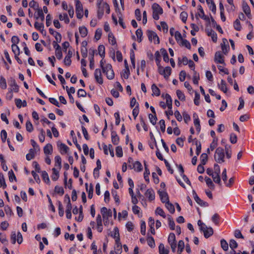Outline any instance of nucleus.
<instances>
[{"label":"nucleus","mask_w":254,"mask_h":254,"mask_svg":"<svg viewBox=\"0 0 254 254\" xmlns=\"http://www.w3.org/2000/svg\"><path fill=\"white\" fill-rule=\"evenodd\" d=\"M101 213L102 215L104 224L105 225H107L108 223L109 218L112 217V211L111 209H108L106 207H103L101 209Z\"/></svg>","instance_id":"obj_5"},{"label":"nucleus","mask_w":254,"mask_h":254,"mask_svg":"<svg viewBox=\"0 0 254 254\" xmlns=\"http://www.w3.org/2000/svg\"><path fill=\"white\" fill-rule=\"evenodd\" d=\"M214 168L215 170L214 174L211 177L213 178V181L215 183L221 186V179L219 176V174L220 172L219 166L218 164H215L214 165Z\"/></svg>","instance_id":"obj_6"},{"label":"nucleus","mask_w":254,"mask_h":254,"mask_svg":"<svg viewBox=\"0 0 254 254\" xmlns=\"http://www.w3.org/2000/svg\"><path fill=\"white\" fill-rule=\"evenodd\" d=\"M9 85L12 88L11 90H13L16 92H18V86L16 84V81L13 78H12V77L10 78V79L9 81Z\"/></svg>","instance_id":"obj_16"},{"label":"nucleus","mask_w":254,"mask_h":254,"mask_svg":"<svg viewBox=\"0 0 254 254\" xmlns=\"http://www.w3.org/2000/svg\"><path fill=\"white\" fill-rule=\"evenodd\" d=\"M55 191L58 194L63 195L64 193V190L62 187L56 186L55 188Z\"/></svg>","instance_id":"obj_49"},{"label":"nucleus","mask_w":254,"mask_h":254,"mask_svg":"<svg viewBox=\"0 0 254 254\" xmlns=\"http://www.w3.org/2000/svg\"><path fill=\"white\" fill-rule=\"evenodd\" d=\"M144 165L145 167V172L144 173V178L146 181L149 182V175L150 174V172L149 169L147 168V165H146V162H144Z\"/></svg>","instance_id":"obj_28"},{"label":"nucleus","mask_w":254,"mask_h":254,"mask_svg":"<svg viewBox=\"0 0 254 254\" xmlns=\"http://www.w3.org/2000/svg\"><path fill=\"white\" fill-rule=\"evenodd\" d=\"M150 122L153 125H155L157 121V117L155 114H149L148 115Z\"/></svg>","instance_id":"obj_52"},{"label":"nucleus","mask_w":254,"mask_h":254,"mask_svg":"<svg viewBox=\"0 0 254 254\" xmlns=\"http://www.w3.org/2000/svg\"><path fill=\"white\" fill-rule=\"evenodd\" d=\"M94 77L97 82L100 84L103 83V79L102 76L101 70L99 68H97L94 71Z\"/></svg>","instance_id":"obj_9"},{"label":"nucleus","mask_w":254,"mask_h":254,"mask_svg":"<svg viewBox=\"0 0 254 254\" xmlns=\"http://www.w3.org/2000/svg\"><path fill=\"white\" fill-rule=\"evenodd\" d=\"M220 243L221 247L222 249L225 251H227L228 250V244L226 241L224 239H222L220 241Z\"/></svg>","instance_id":"obj_47"},{"label":"nucleus","mask_w":254,"mask_h":254,"mask_svg":"<svg viewBox=\"0 0 254 254\" xmlns=\"http://www.w3.org/2000/svg\"><path fill=\"white\" fill-rule=\"evenodd\" d=\"M224 150L221 147H218L215 152L214 159L218 163H222L224 161Z\"/></svg>","instance_id":"obj_2"},{"label":"nucleus","mask_w":254,"mask_h":254,"mask_svg":"<svg viewBox=\"0 0 254 254\" xmlns=\"http://www.w3.org/2000/svg\"><path fill=\"white\" fill-rule=\"evenodd\" d=\"M59 19L61 21L64 20L66 23H68L69 22V19L66 13H64L63 15L60 14Z\"/></svg>","instance_id":"obj_51"},{"label":"nucleus","mask_w":254,"mask_h":254,"mask_svg":"<svg viewBox=\"0 0 254 254\" xmlns=\"http://www.w3.org/2000/svg\"><path fill=\"white\" fill-rule=\"evenodd\" d=\"M86 191L88 192V196L89 198H92L93 196V187L92 184H90V187L88 188V184H85Z\"/></svg>","instance_id":"obj_27"},{"label":"nucleus","mask_w":254,"mask_h":254,"mask_svg":"<svg viewBox=\"0 0 254 254\" xmlns=\"http://www.w3.org/2000/svg\"><path fill=\"white\" fill-rule=\"evenodd\" d=\"M131 168L133 169L136 172H140L142 170V165L139 161L135 162L133 164V167Z\"/></svg>","instance_id":"obj_22"},{"label":"nucleus","mask_w":254,"mask_h":254,"mask_svg":"<svg viewBox=\"0 0 254 254\" xmlns=\"http://www.w3.org/2000/svg\"><path fill=\"white\" fill-rule=\"evenodd\" d=\"M59 214L60 216H63L64 214V211L62 202L60 201H58Z\"/></svg>","instance_id":"obj_54"},{"label":"nucleus","mask_w":254,"mask_h":254,"mask_svg":"<svg viewBox=\"0 0 254 254\" xmlns=\"http://www.w3.org/2000/svg\"><path fill=\"white\" fill-rule=\"evenodd\" d=\"M151 89L153 92L152 95L159 96L160 95V90L155 84L152 85Z\"/></svg>","instance_id":"obj_25"},{"label":"nucleus","mask_w":254,"mask_h":254,"mask_svg":"<svg viewBox=\"0 0 254 254\" xmlns=\"http://www.w3.org/2000/svg\"><path fill=\"white\" fill-rule=\"evenodd\" d=\"M160 52L163 56L164 61L165 62L168 63L169 62V59L167 51L165 49L162 48L160 49Z\"/></svg>","instance_id":"obj_32"},{"label":"nucleus","mask_w":254,"mask_h":254,"mask_svg":"<svg viewBox=\"0 0 254 254\" xmlns=\"http://www.w3.org/2000/svg\"><path fill=\"white\" fill-rule=\"evenodd\" d=\"M234 28L237 31H240L241 30V26L239 19H237L234 22Z\"/></svg>","instance_id":"obj_57"},{"label":"nucleus","mask_w":254,"mask_h":254,"mask_svg":"<svg viewBox=\"0 0 254 254\" xmlns=\"http://www.w3.org/2000/svg\"><path fill=\"white\" fill-rule=\"evenodd\" d=\"M99 55L102 58H104L105 55V47L103 45H99L98 47Z\"/></svg>","instance_id":"obj_39"},{"label":"nucleus","mask_w":254,"mask_h":254,"mask_svg":"<svg viewBox=\"0 0 254 254\" xmlns=\"http://www.w3.org/2000/svg\"><path fill=\"white\" fill-rule=\"evenodd\" d=\"M168 242L169 244L176 243V236L174 233H170L168 238Z\"/></svg>","instance_id":"obj_41"},{"label":"nucleus","mask_w":254,"mask_h":254,"mask_svg":"<svg viewBox=\"0 0 254 254\" xmlns=\"http://www.w3.org/2000/svg\"><path fill=\"white\" fill-rule=\"evenodd\" d=\"M168 221H169V225L170 228V229L172 230H175V224L173 220V219L170 216L168 218Z\"/></svg>","instance_id":"obj_62"},{"label":"nucleus","mask_w":254,"mask_h":254,"mask_svg":"<svg viewBox=\"0 0 254 254\" xmlns=\"http://www.w3.org/2000/svg\"><path fill=\"white\" fill-rule=\"evenodd\" d=\"M221 48L223 53L226 55L229 50V46L226 39H223V44H221Z\"/></svg>","instance_id":"obj_18"},{"label":"nucleus","mask_w":254,"mask_h":254,"mask_svg":"<svg viewBox=\"0 0 254 254\" xmlns=\"http://www.w3.org/2000/svg\"><path fill=\"white\" fill-rule=\"evenodd\" d=\"M26 128L27 131L32 132L33 130V125L29 121H27L26 123Z\"/></svg>","instance_id":"obj_59"},{"label":"nucleus","mask_w":254,"mask_h":254,"mask_svg":"<svg viewBox=\"0 0 254 254\" xmlns=\"http://www.w3.org/2000/svg\"><path fill=\"white\" fill-rule=\"evenodd\" d=\"M159 251L160 254H168L169 250L166 249L163 244H160L159 246Z\"/></svg>","instance_id":"obj_29"},{"label":"nucleus","mask_w":254,"mask_h":254,"mask_svg":"<svg viewBox=\"0 0 254 254\" xmlns=\"http://www.w3.org/2000/svg\"><path fill=\"white\" fill-rule=\"evenodd\" d=\"M58 146L62 154L67 153L69 148L65 144L58 142Z\"/></svg>","instance_id":"obj_15"},{"label":"nucleus","mask_w":254,"mask_h":254,"mask_svg":"<svg viewBox=\"0 0 254 254\" xmlns=\"http://www.w3.org/2000/svg\"><path fill=\"white\" fill-rule=\"evenodd\" d=\"M207 35L209 36H211V39L214 42H216L217 41V34L215 31L212 30H210L207 32Z\"/></svg>","instance_id":"obj_34"},{"label":"nucleus","mask_w":254,"mask_h":254,"mask_svg":"<svg viewBox=\"0 0 254 254\" xmlns=\"http://www.w3.org/2000/svg\"><path fill=\"white\" fill-rule=\"evenodd\" d=\"M97 5L98 7L97 10V16L100 19L102 18L104 14V10L107 14H109L110 12V6L109 4L104 2L103 0H97Z\"/></svg>","instance_id":"obj_1"},{"label":"nucleus","mask_w":254,"mask_h":254,"mask_svg":"<svg viewBox=\"0 0 254 254\" xmlns=\"http://www.w3.org/2000/svg\"><path fill=\"white\" fill-rule=\"evenodd\" d=\"M223 56L220 51L216 52L214 57V61L217 63L224 64V60Z\"/></svg>","instance_id":"obj_11"},{"label":"nucleus","mask_w":254,"mask_h":254,"mask_svg":"<svg viewBox=\"0 0 254 254\" xmlns=\"http://www.w3.org/2000/svg\"><path fill=\"white\" fill-rule=\"evenodd\" d=\"M95 52V50H92L91 53H89V55L90 56V64L89 67L90 69H93L94 67V55Z\"/></svg>","instance_id":"obj_23"},{"label":"nucleus","mask_w":254,"mask_h":254,"mask_svg":"<svg viewBox=\"0 0 254 254\" xmlns=\"http://www.w3.org/2000/svg\"><path fill=\"white\" fill-rule=\"evenodd\" d=\"M202 231L204 234V236L206 238H208L210 237L213 234V230L211 227H207L206 226H205L204 229L203 230H201Z\"/></svg>","instance_id":"obj_13"},{"label":"nucleus","mask_w":254,"mask_h":254,"mask_svg":"<svg viewBox=\"0 0 254 254\" xmlns=\"http://www.w3.org/2000/svg\"><path fill=\"white\" fill-rule=\"evenodd\" d=\"M198 9L200 13H198L196 15V18H198L197 16H199L200 18L204 20L207 21L209 20V18L204 14V11L200 5H198Z\"/></svg>","instance_id":"obj_17"},{"label":"nucleus","mask_w":254,"mask_h":254,"mask_svg":"<svg viewBox=\"0 0 254 254\" xmlns=\"http://www.w3.org/2000/svg\"><path fill=\"white\" fill-rule=\"evenodd\" d=\"M75 1L76 16L77 18L81 19L83 17V13L82 5L79 0H75Z\"/></svg>","instance_id":"obj_8"},{"label":"nucleus","mask_w":254,"mask_h":254,"mask_svg":"<svg viewBox=\"0 0 254 254\" xmlns=\"http://www.w3.org/2000/svg\"><path fill=\"white\" fill-rule=\"evenodd\" d=\"M147 241V244L151 248H154L155 247L154 239L152 236H148Z\"/></svg>","instance_id":"obj_45"},{"label":"nucleus","mask_w":254,"mask_h":254,"mask_svg":"<svg viewBox=\"0 0 254 254\" xmlns=\"http://www.w3.org/2000/svg\"><path fill=\"white\" fill-rule=\"evenodd\" d=\"M102 71L106 75L108 79L111 80L114 78L115 74L111 64H106L105 66L102 69Z\"/></svg>","instance_id":"obj_3"},{"label":"nucleus","mask_w":254,"mask_h":254,"mask_svg":"<svg viewBox=\"0 0 254 254\" xmlns=\"http://www.w3.org/2000/svg\"><path fill=\"white\" fill-rule=\"evenodd\" d=\"M199 80V75L195 70H194L193 75V82L194 84L197 85Z\"/></svg>","instance_id":"obj_43"},{"label":"nucleus","mask_w":254,"mask_h":254,"mask_svg":"<svg viewBox=\"0 0 254 254\" xmlns=\"http://www.w3.org/2000/svg\"><path fill=\"white\" fill-rule=\"evenodd\" d=\"M37 11V19H40L41 21H43L45 19L44 14L42 9H38Z\"/></svg>","instance_id":"obj_42"},{"label":"nucleus","mask_w":254,"mask_h":254,"mask_svg":"<svg viewBox=\"0 0 254 254\" xmlns=\"http://www.w3.org/2000/svg\"><path fill=\"white\" fill-rule=\"evenodd\" d=\"M35 151L36 150L35 149H30L29 150V153H28L26 156V159L29 161L34 158L35 157Z\"/></svg>","instance_id":"obj_31"},{"label":"nucleus","mask_w":254,"mask_h":254,"mask_svg":"<svg viewBox=\"0 0 254 254\" xmlns=\"http://www.w3.org/2000/svg\"><path fill=\"white\" fill-rule=\"evenodd\" d=\"M136 36L137 37V41L141 42L142 41V31L141 29H138L135 32Z\"/></svg>","instance_id":"obj_56"},{"label":"nucleus","mask_w":254,"mask_h":254,"mask_svg":"<svg viewBox=\"0 0 254 254\" xmlns=\"http://www.w3.org/2000/svg\"><path fill=\"white\" fill-rule=\"evenodd\" d=\"M177 95L178 98L184 101L185 100V96L184 94L180 90H177L176 91Z\"/></svg>","instance_id":"obj_63"},{"label":"nucleus","mask_w":254,"mask_h":254,"mask_svg":"<svg viewBox=\"0 0 254 254\" xmlns=\"http://www.w3.org/2000/svg\"><path fill=\"white\" fill-rule=\"evenodd\" d=\"M11 49L12 52L15 55V57H16V56H18L20 54L19 48L16 44H12Z\"/></svg>","instance_id":"obj_37"},{"label":"nucleus","mask_w":254,"mask_h":254,"mask_svg":"<svg viewBox=\"0 0 254 254\" xmlns=\"http://www.w3.org/2000/svg\"><path fill=\"white\" fill-rule=\"evenodd\" d=\"M184 242L182 240H180L178 244V254H181L184 249Z\"/></svg>","instance_id":"obj_30"},{"label":"nucleus","mask_w":254,"mask_h":254,"mask_svg":"<svg viewBox=\"0 0 254 254\" xmlns=\"http://www.w3.org/2000/svg\"><path fill=\"white\" fill-rule=\"evenodd\" d=\"M55 166L58 167L59 170L61 169L62 167V159L60 156H56L55 158Z\"/></svg>","instance_id":"obj_40"},{"label":"nucleus","mask_w":254,"mask_h":254,"mask_svg":"<svg viewBox=\"0 0 254 254\" xmlns=\"http://www.w3.org/2000/svg\"><path fill=\"white\" fill-rule=\"evenodd\" d=\"M158 193L163 203H166L167 201H169V198L167 192L159 190Z\"/></svg>","instance_id":"obj_20"},{"label":"nucleus","mask_w":254,"mask_h":254,"mask_svg":"<svg viewBox=\"0 0 254 254\" xmlns=\"http://www.w3.org/2000/svg\"><path fill=\"white\" fill-rule=\"evenodd\" d=\"M53 175L52 176V179L53 181H57L59 177V171L55 168L52 169Z\"/></svg>","instance_id":"obj_38"},{"label":"nucleus","mask_w":254,"mask_h":254,"mask_svg":"<svg viewBox=\"0 0 254 254\" xmlns=\"http://www.w3.org/2000/svg\"><path fill=\"white\" fill-rule=\"evenodd\" d=\"M42 177L45 182L49 183L50 182V179L48 173L44 171L42 172Z\"/></svg>","instance_id":"obj_64"},{"label":"nucleus","mask_w":254,"mask_h":254,"mask_svg":"<svg viewBox=\"0 0 254 254\" xmlns=\"http://www.w3.org/2000/svg\"><path fill=\"white\" fill-rule=\"evenodd\" d=\"M219 88L224 93H226L227 88L225 81L223 79L221 80L220 83L218 84Z\"/></svg>","instance_id":"obj_36"},{"label":"nucleus","mask_w":254,"mask_h":254,"mask_svg":"<svg viewBox=\"0 0 254 254\" xmlns=\"http://www.w3.org/2000/svg\"><path fill=\"white\" fill-rule=\"evenodd\" d=\"M114 235H112L111 236L115 239H116V243L117 245V248L121 249L122 246L121 243H120L119 230L117 227H115L114 229Z\"/></svg>","instance_id":"obj_10"},{"label":"nucleus","mask_w":254,"mask_h":254,"mask_svg":"<svg viewBox=\"0 0 254 254\" xmlns=\"http://www.w3.org/2000/svg\"><path fill=\"white\" fill-rule=\"evenodd\" d=\"M205 180L206 184H207V185L210 189H214V185L211 179L208 177H205Z\"/></svg>","instance_id":"obj_50"},{"label":"nucleus","mask_w":254,"mask_h":254,"mask_svg":"<svg viewBox=\"0 0 254 254\" xmlns=\"http://www.w3.org/2000/svg\"><path fill=\"white\" fill-rule=\"evenodd\" d=\"M53 151L52 145L49 143L47 144L44 148V152L46 155L51 154Z\"/></svg>","instance_id":"obj_24"},{"label":"nucleus","mask_w":254,"mask_h":254,"mask_svg":"<svg viewBox=\"0 0 254 254\" xmlns=\"http://www.w3.org/2000/svg\"><path fill=\"white\" fill-rule=\"evenodd\" d=\"M0 87L3 89H5L7 87L6 82L5 79L3 77L1 76L0 79Z\"/></svg>","instance_id":"obj_53"},{"label":"nucleus","mask_w":254,"mask_h":254,"mask_svg":"<svg viewBox=\"0 0 254 254\" xmlns=\"http://www.w3.org/2000/svg\"><path fill=\"white\" fill-rule=\"evenodd\" d=\"M145 195L150 201L154 200L155 198V193L152 189L147 190L145 193Z\"/></svg>","instance_id":"obj_14"},{"label":"nucleus","mask_w":254,"mask_h":254,"mask_svg":"<svg viewBox=\"0 0 254 254\" xmlns=\"http://www.w3.org/2000/svg\"><path fill=\"white\" fill-rule=\"evenodd\" d=\"M164 72L162 74L164 78H168L171 73V68L169 66H166L164 69Z\"/></svg>","instance_id":"obj_35"},{"label":"nucleus","mask_w":254,"mask_h":254,"mask_svg":"<svg viewBox=\"0 0 254 254\" xmlns=\"http://www.w3.org/2000/svg\"><path fill=\"white\" fill-rule=\"evenodd\" d=\"M243 10L247 16L250 18L251 16L250 8L247 3L244 1L243 2Z\"/></svg>","instance_id":"obj_19"},{"label":"nucleus","mask_w":254,"mask_h":254,"mask_svg":"<svg viewBox=\"0 0 254 254\" xmlns=\"http://www.w3.org/2000/svg\"><path fill=\"white\" fill-rule=\"evenodd\" d=\"M108 39L109 41L110 44H111L112 45H116V39L113 36V34L112 33H110L108 35Z\"/></svg>","instance_id":"obj_46"},{"label":"nucleus","mask_w":254,"mask_h":254,"mask_svg":"<svg viewBox=\"0 0 254 254\" xmlns=\"http://www.w3.org/2000/svg\"><path fill=\"white\" fill-rule=\"evenodd\" d=\"M130 74L129 69L128 65L126 66V68L124 69L122 73H121V76L122 77L127 79L129 77V75Z\"/></svg>","instance_id":"obj_26"},{"label":"nucleus","mask_w":254,"mask_h":254,"mask_svg":"<svg viewBox=\"0 0 254 254\" xmlns=\"http://www.w3.org/2000/svg\"><path fill=\"white\" fill-rule=\"evenodd\" d=\"M147 34L148 39L151 42H153L154 44H159L160 42L159 39L155 32L153 31L148 30Z\"/></svg>","instance_id":"obj_7"},{"label":"nucleus","mask_w":254,"mask_h":254,"mask_svg":"<svg viewBox=\"0 0 254 254\" xmlns=\"http://www.w3.org/2000/svg\"><path fill=\"white\" fill-rule=\"evenodd\" d=\"M79 31L82 37H86L88 33V30L84 26L79 27Z\"/></svg>","instance_id":"obj_33"},{"label":"nucleus","mask_w":254,"mask_h":254,"mask_svg":"<svg viewBox=\"0 0 254 254\" xmlns=\"http://www.w3.org/2000/svg\"><path fill=\"white\" fill-rule=\"evenodd\" d=\"M73 52L71 50H68L67 55L65 57L64 63L66 66H69L71 64V58L72 57Z\"/></svg>","instance_id":"obj_12"},{"label":"nucleus","mask_w":254,"mask_h":254,"mask_svg":"<svg viewBox=\"0 0 254 254\" xmlns=\"http://www.w3.org/2000/svg\"><path fill=\"white\" fill-rule=\"evenodd\" d=\"M208 159L207 154L206 153H202L200 156L201 164L205 165Z\"/></svg>","instance_id":"obj_48"},{"label":"nucleus","mask_w":254,"mask_h":254,"mask_svg":"<svg viewBox=\"0 0 254 254\" xmlns=\"http://www.w3.org/2000/svg\"><path fill=\"white\" fill-rule=\"evenodd\" d=\"M111 139L114 145L118 144L120 140L119 137L116 132L114 131H113L111 133Z\"/></svg>","instance_id":"obj_21"},{"label":"nucleus","mask_w":254,"mask_h":254,"mask_svg":"<svg viewBox=\"0 0 254 254\" xmlns=\"http://www.w3.org/2000/svg\"><path fill=\"white\" fill-rule=\"evenodd\" d=\"M155 213L156 214L160 215L161 216L163 217V218L166 217V215L165 214L164 211L160 207H158L156 208V209L155 210Z\"/></svg>","instance_id":"obj_55"},{"label":"nucleus","mask_w":254,"mask_h":254,"mask_svg":"<svg viewBox=\"0 0 254 254\" xmlns=\"http://www.w3.org/2000/svg\"><path fill=\"white\" fill-rule=\"evenodd\" d=\"M180 45L186 47V48H187L189 49H190V47H191L190 42L186 39H183L181 41Z\"/></svg>","instance_id":"obj_58"},{"label":"nucleus","mask_w":254,"mask_h":254,"mask_svg":"<svg viewBox=\"0 0 254 254\" xmlns=\"http://www.w3.org/2000/svg\"><path fill=\"white\" fill-rule=\"evenodd\" d=\"M153 9V18L157 20L159 19V15L162 14L163 13V9L157 3H154L152 6Z\"/></svg>","instance_id":"obj_4"},{"label":"nucleus","mask_w":254,"mask_h":254,"mask_svg":"<svg viewBox=\"0 0 254 254\" xmlns=\"http://www.w3.org/2000/svg\"><path fill=\"white\" fill-rule=\"evenodd\" d=\"M116 155L118 157H121L123 156V150L121 146H118L116 148Z\"/></svg>","instance_id":"obj_61"},{"label":"nucleus","mask_w":254,"mask_h":254,"mask_svg":"<svg viewBox=\"0 0 254 254\" xmlns=\"http://www.w3.org/2000/svg\"><path fill=\"white\" fill-rule=\"evenodd\" d=\"M102 35V30L101 29H97L96 30L95 36H94V39L96 40V41L99 40Z\"/></svg>","instance_id":"obj_60"},{"label":"nucleus","mask_w":254,"mask_h":254,"mask_svg":"<svg viewBox=\"0 0 254 254\" xmlns=\"http://www.w3.org/2000/svg\"><path fill=\"white\" fill-rule=\"evenodd\" d=\"M166 207L167 208V209L170 211L171 213H174L175 212V208L174 205L170 203L169 201H167L166 203Z\"/></svg>","instance_id":"obj_44"}]
</instances>
